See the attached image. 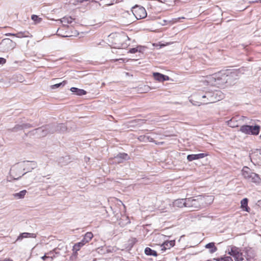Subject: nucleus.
<instances>
[{
	"instance_id": "1",
	"label": "nucleus",
	"mask_w": 261,
	"mask_h": 261,
	"mask_svg": "<svg viewBox=\"0 0 261 261\" xmlns=\"http://www.w3.org/2000/svg\"><path fill=\"white\" fill-rule=\"evenodd\" d=\"M228 254L233 257L234 261H255L256 254L255 250L249 246L242 249L236 246L227 247Z\"/></svg>"
},
{
	"instance_id": "2",
	"label": "nucleus",
	"mask_w": 261,
	"mask_h": 261,
	"mask_svg": "<svg viewBox=\"0 0 261 261\" xmlns=\"http://www.w3.org/2000/svg\"><path fill=\"white\" fill-rule=\"evenodd\" d=\"M221 92L219 91L198 92L193 94L190 101L195 106H200L213 103L220 100Z\"/></svg>"
},
{
	"instance_id": "3",
	"label": "nucleus",
	"mask_w": 261,
	"mask_h": 261,
	"mask_svg": "<svg viewBox=\"0 0 261 261\" xmlns=\"http://www.w3.org/2000/svg\"><path fill=\"white\" fill-rule=\"evenodd\" d=\"M214 200V196L211 195H198L187 198V207L191 211H198L211 204Z\"/></svg>"
},
{
	"instance_id": "4",
	"label": "nucleus",
	"mask_w": 261,
	"mask_h": 261,
	"mask_svg": "<svg viewBox=\"0 0 261 261\" xmlns=\"http://www.w3.org/2000/svg\"><path fill=\"white\" fill-rule=\"evenodd\" d=\"M226 77L223 72H219L208 76V80L212 85L223 88L227 84Z\"/></svg>"
},
{
	"instance_id": "5",
	"label": "nucleus",
	"mask_w": 261,
	"mask_h": 261,
	"mask_svg": "<svg viewBox=\"0 0 261 261\" xmlns=\"http://www.w3.org/2000/svg\"><path fill=\"white\" fill-rule=\"evenodd\" d=\"M242 174L244 178L249 182H253L256 185L261 183V178L259 175L254 172H252L251 170L245 166L242 170Z\"/></svg>"
},
{
	"instance_id": "6",
	"label": "nucleus",
	"mask_w": 261,
	"mask_h": 261,
	"mask_svg": "<svg viewBox=\"0 0 261 261\" xmlns=\"http://www.w3.org/2000/svg\"><path fill=\"white\" fill-rule=\"evenodd\" d=\"M260 126L258 125H243L239 130L246 135L257 136L260 132Z\"/></svg>"
},
{
	"instance_id": "7",
	"label": "nucleus",
	"mask_w": 261,
	"mask_h": 261,
	"mask_svg": "<svg viewBox=\"0 0 261 261\" xmlns=\"http://www.w3.org/2000/svg\"><path fill=\"white\" fill-rule=\"evenodd\" d=\"M16 46L15 42L9 38H5L0 43V50L3 52H7L14 49Z\"/></svg>"
},
{
	"instance_id": "8",
	"label": "nucleus",
	"mask_w": 261,
	"mask_h": 261,
	"mask_svg": "<svg viewBox=\"0 0 261 261\" xmlns=\"http://www.w3.org/2000/svg\"><path fill=\"white\" fill-rule=\"evenodd\" d=\"M132 12L137 19L144 18L147 16L146 10L143 7L136 6L133 8Z\"/></svg>"
},
{
	"instance_id": "9",
	"label": "nucleus",
	"mask_w": 261,
	"mask_h": 261,
	"mask_svg": "<svg viewBox=\"0 0 261 261\" xmlns=\"http://www.w3.org/2000/svg\"><path fill=\"white\" fill-rule=\"evenodd\" d=\"M223 73L225 74V75L227 76L226 77L227 84L229 85L232 84V83L233 82V81L236 80L238 76V72L236 70L233 71L227 70L225 72H223Z\"/></svg>"
},
{
	"instance_id": "10",
	"label": "nucleus",
	"mask_w": 261,
	"mask_h": 261,
	"mask_svg": "<svg viewBox=\"0 0 261 261\" xmlns=\"http://www.w3.org/2000/svg\"><path fill=\"white\" fill-rule=\"evenodd\" d=\"M50 126L49 125H46L38 128L36 129V133L38 134L40 137H44L48 133H53L54 130L50 129Z\"/></svg>"
},
{
	"instance_id": "11",
	"label": "nucleus",
	"mask_w": 261,
	"mask_h": 261,
	"mask_svg": "<svg viewBox=\"0 0 261 261\" xmlns=\"http://www.w3.org/2000/svg\"><path fill=\"white\" fill-rule=\"evenodd\" d=\"M175 240L168 241L166 239L165 241L164 242L163 245L161 246V251L163 252L167 249H170L175 245Z\"/></svg>"
},
{
	"instance_id": "12",
	"label": "nucleus",
	"mask_w": 261,
	"mask_h": 261,
	"mask_svg": "<svg viewBox=\"0 0 261 261\" xmlns=\"http://www.w3.org/2000/svg\"><path fill=\"white\" fill-rule=\"evenodd\" d=\"M168 237L162 234H158L154 236L153 241L155 242V244L161 246L163 245L164 242L165 241V240Z\"/></svg>"
},
{
	"instance_id": "13",
	"label": "nucleus",
	"mask_w": 261,
	"mask_h": 261,
	"mask_svg": "<svg viewBox=\"0 0 261 261\" xmlns=\"http://www.w3.org/2000/svg\"><path fill=\"white\" fill-rule=\"evenodd\" d=\"M130 158L127 153H120L114 158L115 162L116 163H120L123 161L129 160Z\"/></svg>"
},
{
	"instance_id": "14",
	"label": "nucleus",
	"mask_w": 261,
	"mask_h": 261,
	"mask_svg": "<svg viewBox=\"0 0 261 261\" xmlns=\"http://www.w3.org/2000/svg\"><path fill=\"white\" fill-rule=\"evenodd\" d=\"M187 198L176 199L173 202V206L180 208L183 207H187Z\"/></svg>"
},
{
	"instance_id": "15",
	"label": "nucleus",
	"mask_w": 261,
	"mask_h": 261,
	"mask_svg": "<svg viewBox=\"0 0 261 261\" xmlns=\"http://www.w3.org/2000/svg\"><path fill=\"white\" fill-rule=\"evenodd\" d=\"M207 156V154L201 153L196 154H189L187 156V160L189 162H191L194 160H199L200 159L203 158Z\"/></svg>"
},
{
	"instance_id": "16",
	"label": "nucleus",
	"mask_w": 261,
	"mask_h": 261,
	"mask_svg": "<svg viewBox=\"0 0 261 261\" xmlns=\"http://www.w3.org/2000/svg\"><path fill=\"white\" fill-rule=\"evenodd\" d=\"M36 237V234L34 233H29V232H23L19 234L18 238L16 239V241H21L22 239L24 238H35Z\"/></svg>"
},
{
	"instance_id": "17",
	"label": "nucleus",
	"mask_w": 261,
	"mask_h": 261,
	"mask_svg": "<svg viewBox=\"0 0 261 261\" xmlns=\"http://www.w3.org/2000/svg\"><path fill=\"white\" fill-rule=\"evenodd\" d=\"M153 75L154 79L159 82H164L165 81H168L169 79V77L168 76L158 72H154L153 73Z\"/></svg>"
},
{
	"instance_id": "18",
	"label": "nucleus",
	"mask_w": 261,
	"mask_h": 261,
	"mask_svg": "<svg viewBox=\"0 0 261 261\" xmlns=\"http://www.w3.org/2000/svg\"><path fill=\"white\" fill-rule=\"evenodd\" d=\"M70 91L74 94L79 95L82 96L85 95L87 92L83 89H79L75 87H72L70 88Z\"/></svg>"
},
{
	"instance_id": "19",
	"label": "nucleus",
	"mask_w": 261,
	"mask_h": 261,
	"mask_svg": "<svg viewBox=\"0 0 261 261\" xmlns=\"http://www.w3.org/2000/svg\"><path fill=\"white\" fill-rule=\"evenodd\" d=\"M241 207L246 212H249L250 208L248 206V199L245 198L241 201Z\"/></svg>"
},
{
	"instance_id": "20",
	"label": "nucleus",
	"mask_w": 261,
	"mask_h": 261,
	"mask_svg": "<svg viewBox=\"0 0 261 261\" xmlns=\"http://www.w3.org/2000/svg\"><path fill=\"white\" fill-rule=\"evenodd\" d=\"M93 237V236L91 232H87L85 234L82 241L85 244L86 243H88L92 239Z\"/></svg>"
},
{
	"instance_id": "21",
	"label": "nucleus",
	"mask_w": 261,
	"mask_h": 261,
	"mask_svg": "<svg viewBox=\"0 0 261 261\" xmlns=\"http://www.w3.org/2000/svg\"><path fill=\"white\" fill-rule=\"evenodd\" d=\"M32 36L28 31L19 32L16 34L15 37L17 38L30 37Z\"/></svg>"
},
{
	"instance_id": "22",
	"label": "nucleus",
	"mask_w": 261,
	"mask_h": 261,
	"mask_svg": "<svg viewBox=\"0 0 261 261\" xmlns=\"http://www.w3.org/2000/svg\"><path fill=\"white\" fill-rule=\"evenodd\" d=\"M27 191L25 190H22L19 193L13 194V196L16 199H22L23 198L25 195L27 193Z\"/></svg>"
},
{
	"instance_id": "23",
	"label": "nucleus",
	"mask_w": 261,
	"mask_h": 261,
	"mask_svg": "<svg viewBox=\"0 0 261 261\" xmlns=\"http://www.w3.org/2000/svg\"><path fill=\"white\" fill-rule=\"evenodd\" d=\"M144 252L147 255H152L154 256H156L158 255V254L155 250H152L149 247H146L145 249Z\"/></svg>"
},
{
	"instance_id": "24",
	"label": "nucleus",
	"mask_w": 261,
	"mask_h": 261,
	"mask_svg": "<svg viewBox=\"0 0 261 261\" xmlns=\"http://www.w3.org/2000/svg\"><path fill=\"white\" fill-rule=\"evenodd\" d=\"M55 132L58 131L61 132H64L66 130V126L63 124H60L58 125L56 128L52 129Z\"/></svg>"
},
{
	"instance_id": "25",
	"label": "nucleus",
	"mask_w": 261,
	"mask_h": 261,
	"mask_svg": "<svg viewBox=\"0 0 261 261\" xmlns=\"http://www.w3.org/2000/svg\"><path fill=\"white\" fill-rule=\"evenodd\" d=\"M205 248L210 249L211 253H214L217 250V248L215 246L214 243H210L205 245Z\"/></svg>"
},
{
	"instance_id": "26",
	"label": "nucleus",
	"mask_w": 261,
	"mask_h": 261,
	"mask_svg": "<svg viewBox=\"0 0 261 261\" xmlns=\"http://www.w3.org/2000/svg\"><path fill=\"white\" fill-rule=\"evenodd\" d=\"M73 19L70 16H65L60 19L62 23L69 24L71 23Z\"/></svg>"
},
{
	"instance_id": "27",
	"label": "nucleus",
	"mask_w": 261,
	"mask_h": 261,
	"mask_svg": "<svg viewBox=\"0 0 261 261\" xmlns=\"http://www.w3.org/2000/svg\"><path fill=\"white\" fill-rule=\"evenodd\" d=\"M144 49L143 47L138 46L137 47L132 48L129 49V52L132 54H135L137 52L141 53Z\"/></svg>"
},
{
	"instance_id": "28",
	"label": "nucleus",
	"mask_w": 261,
	"mask_h": 261,
	"mask_svg": "<svg viewBox=\"0 0 261 261\" xmlns=\"http://www.w3.org/2000/svg\"><path fill=\"white\" fill-rule=\"evenodd\" d=\"M227 124L229 126L231 127H236L238 126V124L236 122V120L234 118H232L230 120L228 121Z\"/></svg>"
},
{
	"instance_id": "29",
	"label": "nucleus",
	"mask_w": 261,
	"mask_h": 261,
	"mask_svg": "<svg viewBox=\"0 0 261 261\" xmlns=\"http://www.w3.org/2000/svg\"><path fill=\"white\" fill-rule=\"evenodd\" d=\"M66 81H63L62 82H60L59 83H57V84H54L53 85H51V89H56V88H58L59 87H60L61 86H64L66 84Z\"/></svg>"
},
{
	"instance_id": "30",
	"label": "nucleus",
	"mask_w": 261,
	"mask_h": 261,
	"mask_svg": "<svg viewBox=\"0 0 261 261\" xmlns=\"http://www.w3.org/2000/svg\"><path fill=\"white\" fill-rule=\"evenodd\" d=\"M84 245L85 244L82 240L80 242L76 243L74 245L73 249L76 250H79L80 248Z\"/></svg>"
},
{
	"instance_id": "31",
	"label": "nucleus",
	"mask_w": 261,
	"mask_h": 261,
	"mask_svg": "<svg viewBox=\"0 0 261 261\" xmlns=\"http://www.w3.org/2000/svg\"><path fill=\"white\" fill-rule=\"evenodd\" d=\"M23 126L21 125H16L13 128H12L11 130L12 132H17L18 130L23 129Z\"/></svg>"
},
{
	"instance_id": "32",
	"label": "nucleus",
	"mask_w": 261,
	"mask_h": 261,
	"mask_svg": "<svg viewBox=\"0 0 261 261\" xmlns=\"http://www.w3.org/2000/svg\"><path fill=\"white\" fill-rule=\"evenodd\" d=\"M217 261H233L231 256H225L221 258H218Z\"/></svg>"
},
{
	"instance_id": "33",
	"label": "nucleus",
	"mask_w": 261,
	"mask_h": 261,
	"mask_svg": "<svg viewBox=\"0 0 261 261\" xmlns=\"http://www.w3.org/2000/svg\"><path fill=\"white\" fill-rule=\"evenodd\" d=\"M54 252L55 250L48 252V253H46V254L48 256H50L49 258H51V259H53V258L55 257V255H54Z\"/></svg>"
},
{
	"instance_id": "34",
	"label": "nucleus",
	"mask_w": 261,
	"mask_h": 261,
	"mask_svg": "<svg viewBox=\"0 0 261 261\" xmlns=\"http://www.w3.org/2000/svg\"><path fill=\"white\" fill-rule=\"evenodd\" d=\"M31 18L33 20H34V21H36V22H37L38 20H39L40 19V18H39L37 15H32Z\"/></svg>"
},
{
	"instance_id": "35",
	"label": "nucleus",
	"mask_w": 261,
	"mask_h": 261,
	"mask_svg": "<svg viewBox=\"0 0 261 261\" xmlns=\"http://www.w3.org/2000/svg\"><path fill=\"white\" fill-rule=\"evenodd\" d=\"M180 19H185V17H178V18H174V19H173L171 20V21L173 23H176V22H177Z\"/></svg>"
},
{
	"instance_id": "36",
	"label": "nucleus",
	"mask_w": 261,
	"mask_h": 261,
	"mask_svg": "<svg viewBox=\"0 0 261 261\" xmlns=\"http://www.w3.org/2000/svg\"><path fill=\"white\" fill-rule=\"evenodd\" d=\"M22 125L23 126V129L31 127V125L29 123L22 124Z\"/></svg>"
},
{
	"instance_id": "37",
	"label": "nucleus",
	"mask_w": 261,
	"mask_h": 261,
	"mask_svg": "<svg viewBox=\"0 0 261 261\" xmlns=\"http://www.w3.org/2000/svg\"><path fill=\"white\" fill-rule=\"evenodd\" d=\"M6 62V60L5 59L3 58H0V64H4Z\"/></svg>"
},
{
	"instance_id": "38",
	"label": "nucleus",
	"mask_w": 261,
	"mask_h": 261,
	"mask_svg": "<svg viewBox=\"0 0 261 261\" xmlns=\"http://www.w3.org/2000/svg\"><path fill=\"white\" fill-rule=\"evenodd\" d=\"M47 254H45L44 256H43L42 257H41V258L43 259V260H45L46 258H48L50 257V256H48V255H46Z\"/></svg>"
},
{
	"instance_id": "39",
	"label": "nucleus",
	"mask_w": 261,
	"mask_h": 261,
	"mask_svg": "<svg viewBox=\"0 0 261 261\" xmlns=\"http://www.w3.org/2000/svg\"><path fill=\"white\" fill-rule=\"evenodd\" d=\"M15 35H16V34L7 33L6 34V36H12L15 37Z\"/></svg>"
},
{
	"instance_id": "40",
	"label": "nucleus",
	"mask_w": 261,
	"mask_h": 261,
	"mask_svg": "<svg viewBox=\"0 0 261 261\" xmlns=\"http://www.w3.org/2000/svg\"><path fill=\"white\" fill-rule=\"evenodd\" d=\"M20 177H21V176H19V177H14V179H19Z\"/></svg>"
},
{
	"instance_id": "41",
	"label": "nucleus",
	"mask_w": 261,
	"mask_h": 261,
	"mask_svg": "<svg viewBox=\"0 0 261 261\" xmlns=\"http://www.w3.org/2000/svg\"><path fill=\"white\" fill-rule=\"evenodd\" d=\"M1 261H12V260H10V259H5V260H1Z\"/></svg>"
},
{
	"instance_id": "42",
	"label": "nucleus",
	"mask_w": 261,
	"mask_h": 261,
	"mask_svg": "<svg viewBox=\"0 0 261 261\" xmlns=\"http://www.w3.org/2000/svg\"><path fill=\"white\" fill-rule=\"evenodd\" d=\"M13 171H14V170H12L11 171V174L12 175L13 174Z\"/></svg>"
},
{
	"instance_id": "43",
	"label": "nucleus",
	"mask_w": 261,
	"mask_h": 261,
	"mask_svg": "<svg viewBox=\"0 0 261 261\" xmlns=\"http://www.w3.org/2000/svg\"><path fill=\"white\" fill-rule=\"evenodd\" d=\"M150 142H153V139L151 138L150 140H149Z\"/></svg>"
},
{
	"instance_id": "44",
	"label": "nucleus",
	"mask_w": 261,
	"mask_h": 261,
	"mask_svg": "<svg viewBox=\"0 0 261 261\" xmlns=\"http://www.w3.org/2000/svg\"><path fill=\"white\" fill-rule=\"evenodd\" d=\"M259 138L260 140H261V134H260V135L259 137Z\"/></svg>"
}]
</instances>
